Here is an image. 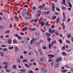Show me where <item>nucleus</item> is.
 Here are the masks:
<instances>
[{
  "label": "nucleus",
  "instance_id": "1",
  "mask_svg": "<svg viewBox=\"0 0 73 73\" xmlns=\"http://www.w3.org/2000/svg\"><path fill=\"white\" fill-rule=\"evenodd\" d=\"M42 13L43 15H44V14H45V15H47L50 13V11H48L47 12H46V11H44L42 12Z\"/></svg>",
  "mask_w": 73,
  "mask_h": 73
},
{
  "label": "nucleus",
  "instance_id": "2",
  "mask_svg": "<svg viewBox=\"0 0 73 73\" xmlns=\"http://www.w3.org/2000/svg\"><path fill=\"white\" fill-rule=\"evenodd\" d=\"M48 56L49 57V58L50 59V58H52V57H54V55H52L51 54H50V55H48Z\"/></svg>",
  "mask_w": 73,
  "mask_h": 73
},
{
  "label": "nucleus",
  "instance_id": "3",
  "mask_svg": "<svg viewBox=\"0 0 73 73\" xmlns=\"http://www.w3.org/2000/svg\"><path fill=\"white\" fill-rule=\"evenodd\" d=\"M7 43L9 44H12V39H9L7 42Z\"/></svg>",
  "mask_w": 73,
  "mask_h": 73
},
{
  "label": "nucleus",
  "instance_id": "4",
  "mask_svg": "<svg viewBox=\"0 0 73 73\" xmlns=\"http://www.w3.org/2000/svg\"><path fill=\"white\" fill-rule=\"evenodd\" d=\"M61 60H62V58L60 57L57 58L56 62H58V61H61Z\"/></svg>",
  "mask_w": 73,
  "mask_h": 73
},
{
  "label": "nucleus",
  "instance_id": "5",
  "mask_svg": "<svg viewBox=\"0 0 73 73\" xmlns=\"http://www.w3.org/2000/svg\"><path fill=\"white\" fill-rule=\"evenodd\" d=\"M67 36L68 38H70L72 36V35L70 34H67Z\"/></svg>",
  "mask_w": 73,
  "mask_h": 73
},
{
  "label": "nucleus",
  "instance_id": "6",
  "mask_svg": "<svg viewBox=\"0 0 73 73\" xmlns=\"http://www.w3.org/2000/svg\"><path fill=\"white\" fill-rule=\"evenodd\" d=\"M28 28L27 27H25L22 29V31H25L28 30Z\"/></svg>",
  "mask_w": 73,
  "mask_h": 73
},
{
  "label": "nucleus",
  "instance_id": "7",
  "mask_svg": "<svg viewBox=\"0 0 73 73\" xmlns=\"http://www.w3.org/2000/svg\"><path fill=\"white\" fill-rule=\"evenodd\" d=\"M35 40V38H33L32 40H31L30 45H32V43L35 42V41L34 40Z\"/></svg>",
  "mask_w": 73,
  "mask_h": 73
},
{
  "label": "nucleus",
  "instance_id": "8",
  "mask_svg": "<svg viewBox=\"0 0 73 73\" xmlns=\"http://www.w3.org/2000/svg\"><path fill=\"white\" fill-rule=\"evenodd\" d=\"M39 24L41 25L42 26H44V24H45V23L44 21H42L41 23H39Z\"/></svg>",
  "mask_w": 73,
  "mask_h": 73
},
{
  "label": "nucleus",
  "instance_id": "9",
  "mask_svg": "<svg viewBox=\"0 0 73 73\" xmlns=\"http://www.w3.org/2000/svg\"><path fill=\"white\" fill-rule=\"evenodd\" d=\"M13 42L14 44H17V40L14 39L13 40Z\"/></svg>",
  "mask_w": 73,
  "mask_h": 73
},
{
  "label": "nucleus",
  "instance_id": "10",
  "mask_svg": "<svg viewBox=\"0 0 73 73\" xmlns=\"http://www.w3.org/2000/svg\"><path fill=\"white\" fill-rule=\"evenodd\" d=\"M56 18L57 17L56 16L54 15L52 16L51 18V19L52 20H54V19H56Z\"/></svg>",
  "mask_w": 73,
  "mask_h": 73
},
{
  "label": "nucleus",
  "instance_id": "11",
  "mask_svg": "<svg viewBox=\"0 0 73 73\" xmlns=\"http://www.w3.org/2000/svg\"><path fill=\"white\" fill-rule=\"evenodd\" d=\"M46 35L47 37H50V34L49 33H46Z\"/></svg>",
  "mask_w": 73,
  "mask_h": 73
},
{
  "label": "nucleus",
  "instance_id": "12",
  "mask_svg": "<svg viewBox=\"0 0 73 73\" xmlns=\"http://www.w3.org/2000/svg\"><path fill=\"white\" fill-rule=\"evenodd\" d=\"M12 68H13L14 69H16V68H17V67L16 66V65H14L13 66Z\"/></svg>",
  "mask_w": 73,
  "mask_h": 73
},
{
  "label": "nucleus",
  "instance_id": "13",
  "mask_svg": "<svg viewBox=\"0 0 73 73\" xmlns=\"http://www.w3.org/2000/svg\"><path fill=\"white\" fill-rule=\"evenodd\" d=\"M14 18L15 19H16L17 21H19V18H18V17L16 16L14 17Z\"/></svg>",
  "mask_w": 73,
  "mask_h": 73
},
{
  "label": "nucleus",
  "instance_id": "14",
  "mask_svg": "<svg viewBox=\"0 0 73 73\" xmlns=\"http://www.w3.org/2000/svg\"><path fill=\"white\" fill-rule=\"evenodd\" d=\"M14 48L15 49L17 50V51H19V48H18V47H14Z\"/></svg>",
  "mask_w": 73,
  "mask_h": 73
},
{
  "label": "nucleus",
  "instance_id": "15",
  "mask_svg": "<svg viewBox=\"0 0 73 73\" xmlns=\"http://www.w3.org/2000/svg\"><path fill=\"white\" fill-rule=\"evenodd\" d=\"M68 71V70H62V73H65V72H66Z\"/></svg>",
  "mask_w": 73,
  "mask_h": 73
},
{
  "label": "nucleus",
  "instance_id": "16",
  "mask_svg": "<svg viewBox=\"0 0 73 73\" xmlns=\"http://www.w3.org/2000/svg\"><path fill=\"white\" fill-rule=\"evenodd\" d=\"M36 30V29L34 28H32L31 29V31H35Z\"/></svg>",
  "mask_w": 73,
  "mask_h": 73
},
{
  "label": "nucleus",
  "instance_id": "17",
  "mask_svg": "<svg viewBox=\"0 0 73 73\" xmlns=\"http://www.w3.org/2000/svg\"><path fill=\"white\" fill-rule=\"evenodd\" d=\"M69 7H70V8H72V5L70 4V1L69 2Z\"/></svg>",
  "mask_w": 73,
  "mask_h": 73
},
{
  "label": "nucleus",
  "instance_id": "18",
  "mask_svg": "<svg viewBox=\"0 0 73 73\" xmlns=\"http://www.w3.org/2000/svg\"><path fill=\"white\" fill-rule=\"evenodd\" d=\"M36 45L37 46H39L40 45V42H37L36 43Z\"/></svg>",
  "mask_w": 73,
  "mask_h": 73
},
{
  "label": "nucleus",
  "instance_id": "19",
  "mask_svg": "<svg viewBox=\"0 0 73 73\" xmlns=\"http://www.w3.org/2000/svg\"><path fill=\"white\" fill-rule=\"evenodd\" d=\"M22 61H23V63L25 62H27V61H28V60H27V59H24L22 60Z\"/></svg>",
  "mask_w": 73,
  "mask_h": 73
},
{
  "label": "nucleus",
  "instance_id": "20",
  "mask_svg": "<svg viewBox=\"0 0 73 73\" xmlns=\"http://www.w3.org/2000/svg\"><path fill=\"white\" fill-rule=\"evenodd\" d=\"M44 58H40V61L41 62H44Z\"/></svg>",
  "mask_w": 73,
  "mask_h": 73
},
{
  "label": "nucleus",
  "instance_id": "21",
  "mask_svg": "<svg viewBox=\"0 0 73 73\" xmlns=\"http://www.w3.org/2000/svg\"><path fill=\"white\" fill-rule=\"evenodd\" d=\"M17 62L18 63H20L21 62V60L20 59H18L17 60Z\"/></svg>",
  "mask_w": 73,
  "mask_h": 73
},
{
  "label": "nucleus",
  "instance_id": "22",
  "mask_svg": "<svg viewBox=\"0 0 73 73\" xmlns=\"http://www.w3.org/2000/svg\"><path fill=\"white\" fill-rule=\"evenodd\" d=\"M20 72H25V71L24 70L21 69L20 70Z\"/></svg>",
  "mask_w": 73,
  "mask_h": 73
},
{
  "label": "nucleus",
  "instance_id": "23",
  "mask_svg": "<svg viewBox=\"0 0 73 73\" xmlns=\"http://www.w3.org/2000/svg\"><path fill=\"white\" fill-rule=\"evenodd\" d=\"M41 11H38V15H40H40L41 14Z\"/></svg>",
  "mask_w": 73,
  "mask_h": 73
},
{
  "label": "nucleus",
  "instance_id": "24",
  "mask_svg": "<svg viewBox=\"0 0 73 73\" xmlns=\"http://www.w3.org/2000/svg\"><path fill=\"white\" fill-rule=\"evenodd\" d=\"M48 45H49L48 46V48L49 49H51V46H52V45L50 44H49Z\"/></svg>",
  "mask_w": 73,
  "mask_h": 73
},
{
  "label": "nucleus",
  "instance_id": "25",
  "mask_svg": "<svg viewBox=\"0 0 73 73\" xmlns=\"http://www.w3.org/2000/svg\"><path fill=\"white\" fill-rule=\"evenodd\" d=\"M59 21H60V18H58L56 19V23H58Z\"/></svg>",
  "mask_w": 73,
  "mask_h": 73
},
{
  "label": "nucleus",
  "instance_id": "26",
  "mask_svg": "<svg viewBox=\"0 0 73 73\" xmlns=\"http://www.w3.org/2000/svg\"><path fill=\"white\" fill-rule=\"evenodd\" d=\"M72 50L71 49H70V50H66V52H71Z\"/></svg>",
  "mask_w": 73,
  "mask_h": 73
},
{
  "label": "nucleus",
  "instance_id": "27",
  "mask_svg": "<svg viewBox=\"0 0 73 73\" xmlns=\"http://www.w3.org/2000/svg\"><path fill=\"white\" fill-rule=\"evenodd\" d=\"M65 47V46H63L62 48V50H64Z\"/></svg>",
  "mask_w": 73,
  "mask_h": 73
},
{
  "label": "nucleus",
  "instance_id": "28",
  "mask_svg": "<svg viewBox=\"0 0 73 73\" xmlns=\"http://www.w3.org/2000/svg\"><path fill=\"white\" fill-rule=\"evenodd\" d=\"M66 42L67 43H70V41L69 40H66Z\"/></svg>",
  "mask_w": 73,
  "mask_h": 73
},
{
  "label": "nucleus",
  "instance_id": "29",
  "mask_svg": "<svg viewBox=\"0 0 73 73\" xmlns=\"http://www.w3.org/2000/svg\"><path fill=\"white\" fill-rule=\"evenodd\" d=\"M47 40H48V41H49V42H50V41L51 40V38H47Z\"/></svg>",
  "mask_w": 73,
  "mask_h": 73
},
{
  "label": "nucleus",
  "instance_id": "30",
  "mask_svg": "<svg viewBox=\"0 0 73 73\" xmlns=\"http://www.w3.org/2000/svg\"><path fill=\"white\" fill-rule=\"evenodd\" d=\"M52 11H54L55 10V8H54V7H52Z\"/></svg>",
  "mask_w": 73,
  "mask_h": 73
},
{
  "label": "nucleus",
  "instance_id": "31",
  "mask_svg": "<svg viewBox=\"0 0 73 73\" xmlns=\"http://www.w3.org/2000/svg\"><path fill=\"white\" fill-rule=\"evenodd\" d=\"M62 8L63 10H65V9H66V7L64 6H62Z\"/></svg>",
  "mask_w": 73,
  "mask_h": 73
},
{
  "label": "nucleus",
  "instance_id": "32",
  "mask_svg": "<svg viewBox=\"0 0 73 73\" xmlns=\"http://www.w3.org/2000/svg\"><path fill=\"white\" fill-rule=\"evenodd\" d=\"M62 54L63 56H65L66 54L65 53V52H62Z\"/></svg>",
  "mask_w": 73,
  "mask_h": 73
},
{
  "label": "nucleus",
  "instance_id": "33",
  "mask_svg": "<svg viewBox=\"0 0 73 73\" xmlns=\"http://www.w3.org/2000/svg\"><path fill=\"white\" fill-rule=\"evenodd\" d=\"M7 48H4L3 49V51H7Z\"/></svg>",
  "mask_w": 73,
  "mask_h": 73
},
{
  "label": "nucleus",
  "instance_id": "34",
  "mask_svg": "<svg viewBox=\"0 0 73 73\" xmlns=\"http://www.w3.org/2000/svg\"><path fill=\"white\" fill-rule=\"evenodd\" d=\"M25 66H26V67H27L28 68H29V66L28 65V64H25Z\"/></svg>",
  "mask_w": 73,
  "mask_h": 73
},
{
  "label": "nucleus",
  "instance_id": "35",
  "mask_svg": "<svg viewBox=\"0 0 73 73\" xmlns=\"http://www.w3.org/2000/svg\"><path fill=\"white\" fill-rule=\"evenodd\" d=\"M29 73H33V71H32L31 70H30L29 72Z\"/></svg>",
  "mask_w": 73,
  "mask_h": 73
},
{
  "label": "nucleus",
  "instance_id": "36",
  "mask_svg": "<svg viewBox=\"0 0 73 73\" xmlns=\"http://www.w3.org/2000/svg\"><path fill=\"white\" fill-rule=\"evenodd\" d=\"M39 8L40 9H42L43 8V7L42 6H39Z\"/></svg>",
  "mask_w": 73,
  "mask_h": 73
},
{
  "label": "nucleus",
  "instance_id": "37",
  "mask_svg": "<svg viewBox=\"0 0 73 73\" xmlns=\"http://www.w3.org/2000/svg\"><path fill=\"white\" fill-rule=\"evenodd\" d=\"M43 42V40L42 39H40L39 41L40 42V43H42V42Z\"/></svg>",
  "mask_w": 73,
  "mask_h": 73
},
{
  "label": "nucleus",
  "instance_id": "38",
  "mask_svg": "<svg viewBox=\"0 0 73 73\" xmlns=\"http://www.w3.org/2000/svg\"><path fill=\"white\" fill-rule=\"evenodd\" d=\"M55 34L56 35H59V33H57V32L55 33Z\"/></svg>",
  "mask_w": 73,
  "mask_h": 73
},
{
  "label": "nucleus",
  "instance_id": "39",
  "mask_svg": "<svg viewBox=\"0 0 73 73\" xmlns=\"http://www.w3.org/2000/svg\"><path fill=\"white\" fill-rule=\"evenodd\" d=\"M9 32H10L9 30H7L6 31L5 33H9Z\"/></svg>",
  "mask_w": 73,
  "mask_h": 73
},
{
  "label": "nucleus",
  "instance_id": "40",
  "mask_svg": "<svg viewBox=\"0 0 73 73\" xmlns=\"http://www.w3.org/2000/svg\"><path fill=\"white\" fill-rule=\"evenodd\" d=\"M59 41L60 42V43H62V40L61 39H59Z\"/></svg>",
  "mask_w": 73,
  "mask_h": 73
},
{
  "label": "nucleus",
  "instance_id": "41",
  "mask_svg": "<svg viewBox=\"0 0 73 73\" xmlns=\"http://www.w3.org/2000/svg\"><path fill=\"white\" fill-rule=\"evenodd\" d=\"M9 49L11 50L12 49H13V47H9Z\"/></svg>",
  "mask_w": 73,
  "mask_h": 73
},
{
  "label": "nucleus",
  "instance_id": "42",
  "mask_svg": "<svg viewBox=\"0 0 73 73\" xmlns=\"http://www.w3.org/2000/svg\"><path fill=\"white\" fill-rule=\"evenodd\" d=\"M10 28H12V24H11L10 26L9 27Z\"/></svg>",
  "mask_w": 73,
  "mask_h": 73
},
{
  "label": "nucleus",
  "instance_id": "43",
  "mask_svg": "<svg viewBox=\"0 0 73 73\" xmlns=\"http://www.w3.org/2000/svg\"><path fill=\"white\" fill-rule=\"evenodd\" d=\"M43 49H46V46H44L42 47Z\"/></svg>",
  "mask_w": 73,
  "mask_h": 73
},
{
  "label": "nucleus",
  "instance_id": "44",
  "mask_svg": "<svg viewBox=\"0 0 73 73\" xmlns=\"http://www.w3.org/2000/svg\"><path fill=\"white\" fill-rule=\"evenodd\" d=\"M40 30L41 31H42V32H44V33L45 32V31H44V30L42 29H40Z\"/></svg>",
  "mask_w": 73,
  "mask_h": 73
},
{
  "label": "nucleus",
  "instance_id": "45",
  "mask_svg": "<svg viewBox=\"0 0 73 73\" xmlns=\"http://www.w3.org/2000/svg\"><path fill=\"white\" fill-rule=\"evenodd\" d=\"M58 66H59V64H57L55 65V68H57V67H58Z\"/></svg>",
  "mask_w": 73,
  "mask_h": 73
},
{
  "label": "nucleus",
  "instance_id": "46",
  "mask_svg": "<svg viewBox=\"0 0 73 73\" xmlns=\"http://www.w3.org/2000/svg\"><path fill=\"white\" fill-rule=\"evenodd\" d=\"M55 31V30H53L52 31V32H51V33H52V34L53 33V32H54Z\"/></svg>",
  "mask_w": 73,
  "mask_h": 73
},
{
  "label": "nucleus",
  "instance_id": "47",
  "mask_svg": "<svg viewBox=\"0 0 73 73\" xmlns=\"http://www.w3.org/2000/svg\"><path fill=\"white\" fill-rule=\"evenodd\" d=\"M4 28V26H0V29H2V28Z\"/></svg>",
  "mask_w": 73,
  "mask_h": 73
},
{
  "label": "nucleus",
  "instance_id": "48",
  "mask_svg": "<svg viewBox=\"0 0 73 73\" xmlns=\"http://www.w3.org/2000/svg\"><path fill=\"white\" fill-rule=\"evenodd\" d=\"M8 68V65H6L4 67L5 69H7Z\"/></svg>",
  "mask_w": 73,
  "mask_h": 73
},
{
  "label": "nucleus",
  "instance_id": "49",
  "mask_svg": "<svg viewBox=\"0 0 73 73\" xmlns=\"http://www.w3.org/2000/svg\"><path fill=\"white\" fill-rule=\"evenodd\" d=\"M1 46H2V47H6V46L5 45L3 44L1 45Z\"/></svg>",
  "mask_w": 73,
  "mask_h": 73
},
{
  "label": "nucleus",
  "instance_id": "50",
  "mask_svg": "<svg viewBox=\"0 0 73 73\" xmlns=\"http://www.w3.org/2000/svg\"><path fill=\"white\" fill-rule=\"evenodd\" d=\"M37 20H38V18H37L35 19L34 21V22H36L37 21Z\"/></svg>",
  "mask_w": 73,
  "mask_h": 73
},
{
  "label": "nucleus",
  "instance_id": "51",
  "mask_svg": "<svg viewBox=\"0 0 73 73\" xmlns=\"http://www.w3.org/2000/svg\"><path fill=\"white\" fill-rule=\"evenodd\" d=\"M47 70H46L44 71L43 73H47Z\"/></svg>",
  "mask_w": 73,
  "mask_h": 73
},
{
  "label": "nucleus",
  "instance_id": "52",
  "mask_svg": "<svg viewBox=\"0 0 73 73\" xmlns=\"http://www.w3.org/2000/svg\"><path fill=\"white\" fill-rule=\"evenodd\" d=\"M18 39H19L20 40V39H21L22 37H21V36H18Z\"/></svg>",
  "mask_w": 73,
  "mask_h": 73
},
{
  "label": "nucleus",
  "instance_id": "53",
  "mask_svg": "<svg viewBox=\"0 0 73 73\" xmlns=\"http://www.w3.org/2000/svg\"><path fill=\"white\" fill-rule=\"evenodd\" d=\"M34 60H35L33 59H32L30 60V62H33V61H34Z\"/></svg>",
  "mask_w": 73,
  "mask_h": 73
},
{
  "label": "nucleus",
  "instance_id": "54",
  "mask_svg": "<svg viewBox=\"0 0 73 73\" xmlns=\"http://www.w3.org/2000/svg\"><path fill=\"white\" fill-rule=\"evenodd\" d=\"M6 71L7 72H9V70H8V69H7L6 70Z\"/></svg>",
  "mask_w": 73,
  "mask_h": 73
},
{
  "label": "nucleus",
  "instance_id": "55",
  "mask_svg": "<svg viewBox=\"0 0 73 73\" xmlns=\"http://www.w3.org/2000/svg\"><path fill=\"white\" fill-rule=\"evenodd\" d=\"M51 66H53V62H51Z\"/></svg>",
  "mask_w": 73,
  "mask_h": 73
},
{
  "label": "nucleus",
  "instance_id": "56",
  "mask_svg": "<svg viewBox=\"0 0 73 73\" xmlns=\"http://www.w3.org/2000/svg\"><path fill=\"white\" fill-rule=\"evenodd\" d=\"M65 66H66V68H69V66H68V65H66Z\"/></svg>",
  "mask_w": 73,
  "mask_h": 73
},
{
  "label": "nucleus",
  "instance_id": "57",
  "mask_svg": "<svg viewBox=\"0 0 73 73\" xmlns=\"http://www.w3.org/2000/svg\"><path fill=\"white\" fill-rule=\"evenodd\" d=\"M15 36L17 37V38L19 37V35H18L17 34H15Z\"/></svg>",
  "mask_w": 73,
  "mask_h": 73
},
{
  "label": "nucleus",
  "instance_id": "58",
  "mask_svg": "<svg viewBox=\"0 0 73 73\" xmlns=\"http://www.w3.org/2000/svg\"><path fill=\"white\" fill-rule=\"evenodd\" d=\"M56 10L57 11H60V9H59V8H56Z\"/></svg>",
  "mask_w": 73,
  "mask_h": 73
},
{
  "label": "nucleus",
  "instance_id": "59",
  "mask_svg": "<svg viewBox=\"0 0 73 73\" xmlns=\"http://www.w3.org/2000/svg\"><path fill=\"white\" fill-rule=\"evenodd\" d=\"M20 58L21 59H23V58H24V57H23V56H21Z\"/></svg>",
  "mask_w": 73,
  "mask_h": 73
},
{
  "label": "nucleus",
  "instance_id": "60",
  "mask_svg": "<svg viewBox=\"0 0 73 73\" xmlns=\"http://www.w3.org/2000/svg\"><path fill=\"white\" fill-rule=\"evenodd\" d=\"M70 18H69L67 20V22H69V21H70Z\"/></svg>",
  "mask_w": 73,
  "mask_h": 73
},
{
  "label": "nucleus",
  "instance_id": "61",
  "mask_svg": "<svg viewBox=\"0 0 73 73\" xmlns=\"http://www.w3.org/2000/svg\"><path fill=\"white\" fill-rule=\"evenodd\" d=\"M27 52L26 51H24L23 52V54H27Z\"/></svg>",
  "mask_w": 73,
  "mask_h": 73
},
{
  "label": "nucleus",
  "instance_id": "62",
  "mask_svg": "<svg viewBox=\"0 0 73 73\" xmlns=\"http://www.w3.org/2000/svg\"><path fill=\"white\" fill-rule=\"evenodd\" d=\"M51 28L53 29V28H54V26L52 25V26H51Z\"/></svg>",
  "mask_w": 73,
  "mask_h": 73
},
{
  "label": "nucleus",
  "instance_id": "63",
  "mask_svg": "<svg viewBox=\"0 0 73 73\" xmlns=\"http://www.w3.org/2000/svg\"><path fill=\"white\" fill-rule=\"evenodd\" d=\"M65 25H63L62 26V29H65Z\"/></svg>",
  "mask_w": 73,
  "mask_h": 73
},
{
  "label": "nucleus",
  "instance_id": "64",
  "mask_svg": "<svg viewBox=\"0 0 73 73\" xmlns=\"http://www.w3.org/2000/svg\"><path fill=\"white\" fill-rule=\"evenodd\" d=\"M52 31V29H50L49 30V32H51V31Z\"/></svg>",
  "mask_w": 73,
  "mask_h": 73
}]
</instances>
